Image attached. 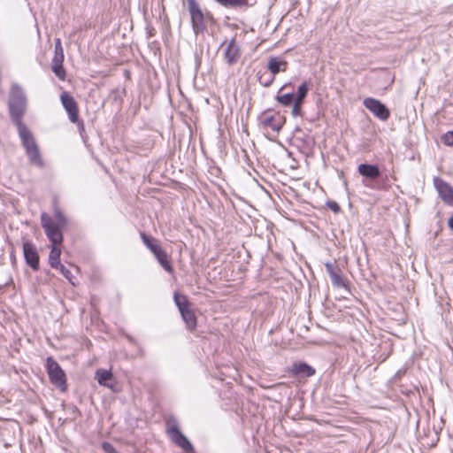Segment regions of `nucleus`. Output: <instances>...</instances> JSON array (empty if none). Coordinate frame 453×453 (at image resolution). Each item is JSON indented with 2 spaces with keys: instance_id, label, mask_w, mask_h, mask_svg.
<instances>
[{
  "instance_id": "nucleus-10",
  "label": "nucleus",
  "mask_w": 453,
  "mask_h": 453,
  "mask_svg": "<svg viewBox=\"0 0 453 453\" xmlns=\"http://www.w3.org/2000/svg\"><path fill=\"white\" fill-rule=\"evenodd\" d=\"M259 121L263 128H270L273 132L278 133L284 124V118L279 113L269 114L265 112L259 118Z\"/></svg>"
},
{
  "instance_id": "nucleus-24",
  "label": "nucleus",
  "mask_w": 453,
  "mask_h": 453,
  "mask_svg": "<svg viewBox=\"0 0 453 453\" xmlns=\"http://www.w3.org/2000/svg\"><path fill=\"white\" fill-rule=\"evenodd\" d=\"M309 91V83L304 81L300 86L297 88L296 95H295V101L303 103L305 97L308 95Z\"/></svg>"
},
{
  "instance_id": "nucleus-29",
  "label": "nucleus",
  "mask_w": 453,
  "mask_h": 453,
  "mask_svg": "<svg viewBox=\"0 0 453 453\" xmlns=\"http://www.w3.org/2000/svg\"><path fill=\"white\" fill-rule=\"evenodd\" d=\"M302 104L303 103L301 102H296L295 101L293 104H292V110H291V114L294 116V117H298V116H301L302 115Z\"/></svg>"
},
{
  "instance_id": "nucleus-15",
  "label": "nucleus",
  "mask_w": 453,
  "mask_h": 453,
  "mask_svg": "<svg viewBox=\"0 0 453 453\" xmlns=\"http://www.w3.org/2000/svg\"><path fill=\"white\" fill-rule=\"evenodd\" d=\"M357 172L363 177L370 180H376L380 176V171L376 165L372 164H360L357 167Z\"/></svg>"
},
{
  "instance_id": "nucleus-9",
  "label": "nucleus",
  "mask_w": 453,
  "mask_h": 453,
  "mask_svg": "<svg viewBox=\"0 0 453 453\" xmlns=\"http://www.w3.org/2000/svg\"><path fill=\"white\" fill-rule=\"evenodd\" d=\"M23 254L26 263L34 270L37 271L40 267L39 255L34 243L29 241L23 242Z\"/></svg>"
},
{
  "instance_id": "nucleus-33",
  "label": "nucleus",
  "mask_w": 453,
  "mask_h": 453,
  "mask_svg": "<svg viewBox=\"0 0 453 453\" xmlns=\"http://www.w3.org/2000/svg\"><path fill=\"white\" fill-rule=\"evenodd\" d=\"M63 62H64V52L54 54V57L52 59V65L63 64Z\"/></svg>"
},
{
  "instance_id": "nucleus-12",
  "label": "nucleus",
  "mask_w": 453,
  "mask_h": 453,
  "mask_svg": "<svg viewBox=\"0 0 453 453\" xmlns=\"http://www.w3.org/2000/svg\"><path fill=\"white\" fill-rule=\"evenodd\" d=\"M60 100L63 107L68 113L69 119L72 123L78 121V106L73 97L66 91L63 92L60 96Z\"/></svg>"
},
{
  "instance_id": "nucleus-8",
  "label": "nucleus",
  "mask_w": 453,
  "mask_h": 453,
  "mask_svg": "<svg viewBox=\"0 0 453 453\" xmlns=\"http://www.w3.org/2000/svg\"><path fill=\"white\" fill-rule=\"evenodd\" d=\"M363 104L374 116L381 120H387L390 116L389 110L378 99L366 97L364 99Z\"/></svg>"
},
{
  "instance_id": "nucleus-32",
  "label": "nucleus",
  "mask_w": 453,
  "mask_h": 453,
  "mask_svg": "<svg viewBox=\"0 0 453 453\" xmlns=\"http://www.w3.org/2000/svg\"><path fill=\"white\" fill-rule=\"evenodd\" d=\"M326 205L334 213H338L341 211L340 205L336 202H334V201L327 202Z\"/></svg>"
},
{
  "instance_id": "nucleus-19",
  "label": "nucleus",
  "mask_w": 453,
  "mask_h": 453,
  "mask_svg": "<svg viewBox=\"0 0 453 453\" xmlns=\"http://www.w3.org/2000/svg\"><path fill=\"white\" fill-rule=\"evenodd\" d=\"M60 245L61 244L51 245V250L49 255V264L52 268H57L58 266H60L62 265L60 262Z\"/></svg>"
},
{
  "instance_id": "nucleus-17",
  "label": "nucleus",
  "mask_w": 453,
  "mask_h": 453,
  "mask_svg": "<svg viewBox=\"0 0 453 453\" xmlns=\"http://www.w3.org/2000/svg\"><path fill=\"white\" fill-rule=\"evenodd\" d=\"M291 86L290 82L285 83L278 91V94L276 96V101L282 104L283 106H291L292 104L295 102V93L288 92L282 94L281 92L286 89L288 87Z\"/></svg>"
},
{
  "instance_id": "nucleus-5",
  "label": "nucleus",
  "mask_w": 453,
  "mask_h": 453,
  "mask_svg": "<svg viewBox=\"0 0 453 453\" xmlns=\"http://www.w3.org/2000/svg\"><path fill=\"white\" fill-rule=\"evenodd\" d=\"M46 368L50 381L61 391H65L67 388L66 376L58 363L49 357L46 360Z\"/></svg>"
},
{
  "instance_id": "nucleus-26",
  "label": "nucleus",
  "mask_w": 453,
  "mask_h": 453,
  "mask_svg": "<svg viewBox=\"0 0 453 453\" xmlns=\"http://www.w3.org/2000/svg\"><path fill=\"white\" fill-rule=\"evenodd\" d=\"M54 218L56 222H54L56 225H59L62 227H65L67 224V219L64 215V213L59 210L56 209L54 211Z\"/></svg>"
},
{
  "instance_id": "nucleus-14",
  "label": "nucleus",
  "mask_w": 453,
  "mask_h": 453,
  "mask_svg": "<svg viewBox=\"0 0 453 453\" xmlns=\"http://www.w3.org/2000/svg\"><path fill=\"white\" fill-rule=\"evenodd\" d=\"M224 57L229 65H234L240 58V50L234 39H232L224 50Z\"/></svg>"
},
{
  "instance_id": "nucleus-16",
  "label": "nucleus",
  "mask_w": 453,
  "mask_h": 453,
  "mask_svg": "<svg viewBox=\"0 0 453 453\" xmlns=\"http://www.w3.org/2000/svg\"><path fill=\"white\" fill-rule=\"evenodd\" d=\"M287 65L288 63L286 60L277 57H271L268 60L267 68L270 73L275 76L280 72H285Z\"/></svg>"
},
{
  "instance_id": "nucleus-27",
  "label": "nucleus",
  "mask_w": 453,
  "mask_h": 453,
  "mask_svg": "<svg viewBox=\"0 0 453 453\" xmlns=\"http://www.w3.org/2000/svg\"><path fill=\"white\" fill-rule=\"evenodd\" d=\"M51 69L58 78L62 81L65 80V71L64 69L63 64L52 65Z\"/></svg>"
},
{
  "instance_id": "nucleus-28",
  "label": "nucleus",
  "mask_w": 453,
  "mask_h": 453,
  "mask_svg": "<svg viewBox=\"0 0 453 453\" xmlns=\"http://www.w3.org/2000/svg\"><path fill=\"white\" fill-rule=\"evenodd\" d=\"M56 269L59 270V272L61 273V274L66 279L68 280V281L72 284V285H75L74 281L73 280V274L72 273L70 272L69 269H67L64 265H61L60 266H58Z\"/></svg>"
},
{
  "instance_id": "nucleus-22",
  "label": "nucleus",
  "mask_w": 453,
  "mask_h": 453,
  "mask_svg": "<svg viewBox=\"0 0 453 453\" xmlns=\"http://www.w3.org/2000/svg\"><path fill=\"white\" fill-rule=\"evenodd\" d=\"M225 8H242L249 6V0H214Z\"/></svg>"
},
{
  "instance_id": "nucleus-21",
  "label": "nucleus",
  "mask_w": 453,
  "mask_h": 453,
  "mask_svg": "<svg viewBox=\"0 0 453 453\" xmlns=\"http://www.w3.org/2000/svg\"><path fill=\"white\" fill-rule=\"evenodd\" d=\"M141 238L143 244L153 253V255H156L162 250L161 246L153 237L149 236L144 233H141Z\"/></svg>"
},
{
  "instance_id": "nucleus-35",
  "label": "nucleus",
  "mask_w": 453,
  "mask_h": 453,
  "mask_svg": "<svg viewBox=\"0 0 453 453\" xmlns=\"http://www.w3.org/2000/svg\"><path fill=\"white\" fill-rule=\"evenodd\" d=\"M449 227L453 230V215L448 220Z\"/></svg>"
},
{
  "instance_id": "nucleus-13",
  "label": "nucleus",
  "mask_w": 453,
  "mask_h": 453,
  "mask_svg": "<svg viewBox=\"0 0 453 453\" xmlns=\"http://www.w3.org/2000/svg\"><path fill=\"white\" fill-rule=\"evenodd\" d=\"M325 267L334 287L347 288L346 280L342 277L339 268H335L334 265L329 262L326 263Z\"/></svg>"
},
{
  "instance_id": "nucleus-2",
  "label": "nucleus",
  "mask_w": 453,
  "mask_h": 453,
  "mask_svg": "<svg viewBox=\"0 0 453 453\" xmlns=\"http://www.w3.org/2000/svg\"><path fill=\"white\" fill-rule=\"evenodd\" d=\"M8 106L12 122L15 125L23 124L22 117L27 110V97L18 84H13L11 88Z\"/></svg>"
},
{
  "instance_id": "nucleus-25",
  "label": "nucleus",
  "mask_w": 453,
  "mask_h": 453,
  "mask_svg": "<svg viewBox=\"0 0 453 453\" xmlns=\"http://www.w3.org/2000/svg\"><path fill=\"white\" fill-rule=\"evenodd\" d=\"M258 81L264 87H269L274 81L275 76L267 73H258Z\"/></svg>"
},
{
  "instance_id": "nucleus-20",
  "label": "nucleus",
  "mask_w": 453,
  "mask_h": 453,
  "mask_svg": "<svg viewBox=\"0 0 453 453\" xmlns=\"http://www.w3.org/2000/svg\"><path fill=\"white\" fill-rule=\"evenodd\" d=\"M96 379L101 386L112 388V386L109 384V380L112 379V372L110 370L98 369L96 372Z\"/></svg>"
},
{
  "instance_id": "nucleus-1",
  "label": "nucleus",
  "mask_w": 453,
  "mask_h": 453,
  "mask_svg": "<svg viewBox=\"0 0 453 453\" xmlns=\"http://www.w3.org/2000/svg\"><path fill=\"white\" fill-rule=\"evenodd\" d=\"M16 127L18 128L19 136L24 149L26 150L29 162L39 168H42L44 166V162L42 158L39 147L31 131L24 123L16 125Z\"/></svg>"
},
{
  "instance_id": "nucleus-18",
  "label": "nucleus",
  "mask_w": 453,
  "mask_h": 453,
  "mask_svg": "<svg viewBox=\"0 0 453 453\" xmlns=\"http://www.w3.org/2000/svg\"><path fill=\"white\" fill-rule=\"evenodd\" d=\"M291 372L298 376L311 377L315 373V369L306 363L300 362L293 365Z\"/></svg>"
},
{
  "instance_id": "nucleus-11",
  "label": "nucleus",
  "mask_w": 453,
  "mask_h": 453,
  "mask_svg": "<svg viewBox=\"0 0 453 453\" xmlns=\"http://www.w3.org/2000/svg\"><path fill=\"white\" fill-rule=\"evenodd\" d=\"M434 184L441 200L446 204L453 206V188L439 177L434 178Z\"/></svg>"
},
{
  "instance_id": "nucleus-23",
  "label": "nucleus",
  "mask_w": 453,
  "mask_h": 453,
  "mask_svg": "<svg viewBox=\"0 0 453 453\" xmlns=\"http://www.w3.org/2000/svg\"><path fill=\"white\" fill-rule=\"evenodd\" d=\"M160 265L168 273L173 272V266L171 262L168 260L166 252L162 249L158 253L154 255Z\"/></svg>"
},
{
  "instance_id": "nucleus-7",
  "label": "nucleus",
  "mask_w": 453,
  "mask_h": 453,
  "mask_svg": "<svg viewBox=\"0 0 453 453\" xmlns=\"http://www.w3.org/2000/svg\"><path fill=\"white\" fill-rule=\"evenodd\" d=\"M167 432L172 441L185 451L193 452L194 448L188 439L181 433L177 424L168 422Z\"/></svg>"
},
{
  "instance_id": "nucleus-6",
  "label": "nucleus",
  "mask_w": 453,
  "mask_h": 453,
  "mask_svg": "<svg viewBox=\"0 0 453 453\" xmlns=\"http://www.w3.org/2000/svg\"><path fill=\"white\" fill-rule=\"evenodd\" d=\"M41 225L45 232V234L51 245L62 244L64 241V235L62 229L64 227L59 225H56L52 219L46 213L41 214Z\"/></svg>"
},
{
  "instance_id": "nucleus-4",
  "label": "nucleus",
  "mask_w": 453,
  "mask_h": 453,
  "mask_svg": "<svg viewBox=\"0 0 453 453\" xmlns=\"http://www.w3.org/2000/svg\"><path fill=\"white\" fill-rule=\"evenodd\" d=\"M173 300L188 329H195L196 327V317L190 309L188 298L184 295L175 292L173 294Z\"/></svg>"
},
{
  "instance_id": "nucleus-31",
  "label": "nucleus",
  "mask_w": 453,
  "mask_h": 453,
  "mask_svg": "<svg viewBox=\"0 0 453 453\" xmlns=\"http://www.w3.org/2000/svg\"><path fill=\"white\" fill-rule=\"evenodd\" d=\"M102 449L104 453H119L111 443L107 441L102 443Z\"/></svg>"
},
{
  "instance_id": "nucleus-34",
  "label": "nucleus",
  "mask_w": 453,
  "mask_h": 453,
  "mask_svg": "<svg viewBox=\"0 0 453 453\" xmlns=\"http://www.w3.org/2000/svg\"><path fill=\"white\" fill-rule=\"evenodd\" d=\"M63 48H62V45H61V41L60 39H57L56 42H55V54H58V53H63Z\"/></svg>"
},
{
  "instance_id": "nucleus-3",
  "label": "nucleus",
  "mask_w": 453,
  "mask_h": 453,
  "mask_svg": "<svg viewBox=\"0 0 453 453\" xmlns=\"http://www.w3.org/2000/svg\"><path fill=\"white\" fill-rule=\"evenodd\" d=\"M186 2L194 33L196 35L203 33L207 29V22L213 21V17L209 12L204 13L196 0H186Z\"/></svg>"
},
{
  "instance_id": "nucleus-30",
  "label": "nucleus",
  "mask_w": 453,
  "mask_h": 453,
  "mask_svg": "<svg viewBox=\"0 0 453 453\" xmlns=\"http://www.w3.org/2000/svg\"><path fill=\"white\" fill-rule=\"evenodd\" d=\"M441 142L447 146L453 145V131H449L441 136Z\"/></svg>"
}]
</instances>
